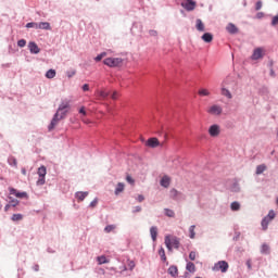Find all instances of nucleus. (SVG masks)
<instances>
[{
    "label": "nucleus",
    "instance_id": "nucleus-1",
    "mask_svg": "<svg viewBox=\"0 0 278 278\" xmlns=\"http://www.w3.org/2000/svg\"><path fill=\"white\" fill-rule=\"evenodd\" d=\"M68 108H71V101L63 100L56 111L59 114H61L60 118H66V114H68Z\"/></svg>",
    "mask_w": 278,
    "mask_h": 278
},
{
    "label": "nucleus",
    "instance_id": "nucleus-2",
    "mask_svg": "<svg viewBox=\"0 0 278 278\" xmlns=\"http://www.w3.org/2000/svg\"><path fill=\"white\" fill-rule=\"evenodd\" d=\"M165 247L168 249V251H173V249H177L179 247V240L177 238L170 239V236H166Z\"/></svg>",
    "mask_w": 278,
    "mask_h": 278
},
{
    "label": "nucleus",
    "instance_id": "nucleus-3",
    "mask_svg": "<svg viewBox=\"0 0 278 278\" xmlns=\"http://www.w3.org/2000/svg\"><path fill=\"white\" fill-rule=\"evenodd\" d=\"M103 64H105V66H110L111 68H114V67L121 66V64H123V59H121V58H108L103 61Z\"/></svg>",
    "mask_w": 278,
    "mask_h": 278
},
{
    "label": "nucleus",
    "instance_id": "nucleus-4",
    "mask_svg": "<svg viewBox=\"0 0 278 278\" xmlns=\"http://www.w3.org/2000/svg\"><path fill=\"white\" fill-rule=\"evenodd\" d=\"M213 270L216 273H218V270H220V273H227V270H229V263H227V261H219L214 265Z\"/></svg>",
    "mask_w": 278,
    "mask_h": 278
},
{
    "label": "nucleus",
    "instance_id": "nucleus-5",
    "mask_svg": "<svg viewBox=\"0 0 278 278\" xmlns=\"http://www.w3.org/2000/svg\"><path fill=\"white\" fill-rule=\"evenodd\" d=\"M37 173H38V176H39V178L37 180V186H45V184H46L45 177H47V167L40 166L38 168Z\"/></svg>",
    "mask_w": 278,
    "mask_h": 278
},
{
    "label": "nucleus",
    "instance_id": "nucleus-6",
    "mask_svg": "<svg viewBox=\"0 0 278 278\" xmlns=\"http://www.w3.org/2000/svg\"><path fill=\"white\" fill-rule=\"evenodd\" d=\"M207 114H211V116H220L223 114V106L218 104H213L206 110Z\"/></svg>",
    "mask_w": 278,
    "mask_h": 278
},
{
    "label": "nucleus",
    "instance_id": "nucleus-7",
    "mask_svg": "<svg viewBox=\"0 0 278 278\" xmlns=\"http://www.w3.org/2000/svg\"><path fill=\"white\" fill-rule=\"evenodd\" d=\"M60 116H62V114H60V112H56L50 123V125L48 126L49 131H53V129H55V127L58 126V124L60 123V121H62L63 118H60Z\"/></svg>",
    "mask_w": 278,
    "mask_h": 278
},
{
    "label": "nucleus",
    "instance_id": "nucleus-8",
    "mask_svg": "<svg viewBox=\"0 0 278 278\" xmlns=\"http://www.w3.org/2000/svg\"><path fill=\"white\" fill-rule=\"evenodd\" d=\"M10 194L16 197V199H27V192L23 191L20 192L18 190L14 189L13 187H9Z\"/></svg>",
    "mask_w": 278,
    "mask_h": 278
},
{
    "label": "nucleus",
    "instance_id": "nucleus-9",
    "mask_svg": "<svg viewBox=\"0 0 278 278\" xmlns=\"http://www.w3.org/2000/svg\"><path fill=\"white\" fill-rule=\"evenodd\" d=\"M208 134L212 136V138H216L220 136V126L214 124L208 128Z\"/></svg>",
    "mask_w": 278,
    "mask_h": 278
},
{
    "label": "nucleus",
    "instance_id": "nucleus-10",
    "mask_svg": "<svg viewBox=\"0 0 278 278\" xmlns=\"http://www.w3.org/2000/svg\"><path fill=\"white\" fill-rule=\"evenodd\" d=\"M181 5L185 10H187V12H192V10L197 8V2L193 0H187L186 2H182Z\"/></svg>",
    "mask_w": 278,
    "mask_h": 278
},
{
    "label": "nucleus",
    "instance_id": "nucleus-11",
    "mask_svg": "<svg viewBox=\"0 0 278 278\" xmlns=\"http://www.w3.org/2000/svg\"><path fill=\"white\" fill-rule=\"evenodd\" d=\"M264 54H265L264 48H256L254 49L251 58L252 60H262V58H264Z\"/></svg>",
    "mask_w": 278,
    "mask_h": 278
},
{
    "label": "nucleus",
    "instance_id": "nucleus-12",
    "mask_svg": "<svg viewBox=\"0 0 278 278\" xmlns=\"http://www.w3.org/2000/svg\"><path fill=\"white\" fill-rule=\"evenodd\" d=\"M164 143H160V140H157V138L153 137L148 139L147 141V146L150 147L151 149H155L157 147H163Z\"/></svg>",
    "mask_w": 278,
    "mask_h": 278
},
{
    "label": "nucleus",
    "instance_id": "nucleus-13",
    "mask_svg": "<svg viewBox=\"0 0 278 278\" xmlns=\"http://www.w3.org/2000/svg\"><path fill=\"white\" fill-rule=\"evenodd\" d=\"M28 49L30 51V53H34V54H38L40 53V48L38 47V45L34 41H30L28 43Z\"/></svg>",
    "mask_w": 278,
    "mask_h": 278
},
{
    "label": "nucleus",
    "instance_id": "nucleus-14",
    "mask_svg": "<svg viewBox=\"0 0 278 278\" xmlns=\"http://www.w3.org/2000/svg\"><path fill=\"white\" fill-rule=\"evenodd\" d=\"M222 94H223V97H226L227 99H233L231 91H229V89L225 88V81L222 84Z\"/></svg>",
    "mask_w": 278,
    "mask_h": 278
},
{
    "label": "nucleus",
    "instance_id": "nucleus-15",
    "mask_svg": "<svg viewBox=\"0 0 278 278\" xmlns=\"http://www.w3.org/2000/svg\"><path fill=\"white\" fill-rule=\"evenodd\" d=\"M195 29L198 31H205V24L201 18L195 20Z\"/></svg>",
    "mask_w": 278,
    "mask_h": 278
},
{
    "label": "nucleus",
    "instance_id": "nucleus-16",
    "mask_svg": "<svg viewBox=\"0 0 278 278\" xmlns=\"http://www.w3.org/2000/svg\"><path fill=\"white\" fill-rule=\"evenodd\" d=\"M86 197H88V191H78L75 193V198L77 199L78 202L84 201V199H86Z\"/></svg>",
    "mask_w": 278,
    "mask_h": 278
},
{
    "label": "nucleus",
    "instance_id": "nucleus-17",
    "mask_svg": "<svg viewBox=\"0 0 278 278\" xmlns=\"http://www.w3.org/2000/svg\"><path fill=\"white\" fill-rule=\"evenodd\" d=\"M201 39L203 42H212V40H214V35H212V33H205L202 35Z\"/></svg>",
    "mask_w": 278,
    "mask_h": 278
},
{
    "label": "nucleus",
    "instance_id": "nucleus-18",
    "mask_svg": "<svg viewBox=\"0 0 278 278\" xmlns=\"http://www.w3.org/2000/svg\"><path fill=\"white\" fill-rule=\"evenodd\" d=\"M161 186L163 188H168L170 186V178L168 176H163L161 179Z\"/></svg>",
    "mask_w": 278,
    "mask_h": 278
},
{
    "label": "nucleus",
    "instance_id": "nucleus-19",
    "mask_svg": "<svg viewBox=\"0 0 278 278\" xmlns=\"http://www.w3.org/2000/svg\"><path fill=\"white\" fill-rule=\"evenodd\" d=\"M228 34H238V27L232 23H229L226 27Z\"/></svg>",
    "mask_w": 278,
    "mask_h": 278
},
{
    "label": "nucleus",
    "instance_id": "nucleus-20",
    "mask_svg": "<svg viewBox=\"0 0 278 278\" xmlns=\"http://www.w3.org/2000/svg\"><path fill=\"white\" fill-rule=\"evenodd\" d=\"M150 235H151L153 242H155V240H157V227L152 226L150 228Z\"/></svg>",
    "mask_w": 278,
    "mask_h": 278
},
{
    "label": "nucleus",
    "instance_id": "nucleus-21",
    "mask_svg": "<svg viewBox=\"0 0 278 278\" xmlns=\"http://www.w3.org/2000/svg\"><path fill=\"white\" fill-rule=\"evenodd\" d=\"M168 273L172 277H177V275H179V269H177V266H170L168 268Z\"/></svg>",
    "mask_w": 278,
    "mask_h": 278
},
{
    "label": "nucleus",
    "instance_id": "nucleus-22",
    "mask_svg": "<svg viewBox=\"0 0 278 278\" xmlns=\"http://www.w3.org/2000/svg\"><path fill=\"white\" fill-rule=\"evenodd\" d=\"M38 29H51V24L49 22H40L38 23Z\"/></svg>",
    "mask_w": 278,
    "mask_h": 278
},
{
    "label": "nucleus",
    "instance_id": "nucleus-23",
    "mask_svg": "<svg viewBox=\"0 0 278 278\" xmlns=\"http://www.w3.org/2000/svg\"><path fill=\"white\" fill-rule=\"evenodd\" d=\"M186 270H188V273H195L197 266L194 265V263L189 262L187 263Z\"/></svg>",
    "mask_w": 278,
    "mask_h": 278
},
{
    "label": "nucleus",
    "instance_id": "nucleus-24",
    "mask_svg": "<svg viewBox=\"0 0 278 278\" xmlns=\"http://www.w3.org/2000/svg\"><path fill=\"white\" fill-rule=\"evenodd\" d=\"M125 190V184L118 182L115 188V194H121Z\"/></svg>",
    "mask_w": 278,
    "mask_h": 278
},
{
    "label": "nucleus",
    "instance_id": "nucleus-25",
    "mask_svg": "<svg viewBox=\"0 0 278 278\" xmlns=\"http://www.w3.org/2000/svg\"><path fill=\"white\" fill-rule=\"evenodd\" d=\"M8 163L10 164V166H14L15 168L18 166V162L16 161V157H14V156H10L8 159Z\"/></svg>",
    "mask_w": 278,
    "mask_h": 278
},
{
    "label": "nucleus",
    "instance_id": "nucleus-26",
    "mask_svg": "<svg viewBox=\"0 0 278 278\" xmlns=\"http://www.w3.org/2000/svg\"><path fill=\"white\" fill-rule=\"evenodd\" d=\"M230 208H231L232 212H239V210H240V202H238V201L232 202L230 204Z\"/></svg>",
    "mask_w": 278,
    "mask_h": 278
},
{
    "label": "nucleus",
    "instance_id": "nucleus-27",
    "mask_svg": "<svg viewBox=\"0 0 278 278\" xmlns=\"http://www.w3.org/2000/svg\"><path fill=\"white\" fill-rule=\"evenodd\" d=\"M194 229H197V226L192 225L189 228V238H191V240H194L197 232H194Z\"/></svg>",
    "mask_w": 278,
    "mask_h": 278
},
{
    "label": "nucleus",
    "instance_id": "nucleus-28",
    "mask_svg": "<svg viewBox=\"0 0 278 278\" xmlns=\"http://www.w3.org/2000/svg\"><path fill=\"white\" fill-rule=\"evenodd\" d=\"M198 94L200 96V97H210V90H207V89H205V88H202V89H200L199 91H198Z\"/></svg>",
    "mask_w": 278,
    "mask_h": 278
},
{
    "label": "nucleus",
    "instance_id": "nucleus-29",
    "mask_svg": "<svg viewBox=\"0 0 278 278\" xmlns=\"http://www.w3.org/2000/svg\"><path fill=\"white\" fill-rule=\"evenodd\" d=\"M159 255H160L162 262H166V252L164 251V248H160Z\"/></svg>",
    "mask_w": 278,
    "mask_h": 278
},
{
    "label": "nucleus",
    "instance_id": "nucleus-30",
    "mask_svg": "<svg viewBox=\"0 0 278 278\" xmlns=\"http://www.w3.org/2000/svg\"><path fill=\"white\" fill-rule=\"evenodd\" d=\"M46 77H47V79H53V77H55V70H49L46 73Z\"/></svg>",
    "mask_w": 278,
    "mask_h": 278
},
{
    "label": "nucleus",
    "instance_id": "nucleus-31",
    "mask_svg": "<svg viewBox=\"0 0 278 278\" xmlns=\"http://www.w3.org/2000/svg\"><path fill=\"white\" fill-rule=\"evenodd\" d=\"M165 216H168V218H175V211L165 208Z\"/></svg>",
    "mask_w": 278,
    "mask_h": 278
},
{
    "label": "nucleus",
    "instance_id": "nucleus-32",
    "mask_svg": "<svg viewBox=\"0 0 278 278\" xmlns=\"http://www.w3.org/2000/svg\"><path fill=\"white\" fill-rule=\"evenodd\" d=\"M270 223V220L268 219V217H265L263 220H262V227L264 229V231H266L268 229V224Z\"/></svg>",
    "mask_w": 278,
    "mask_h": 278
},
{
    "label": "nucleus",
    "instance_id": "nucleus-33",
    "mask_svg": "<svg viewBox=\"0 0 278 278\" xmlns=\"http://www.w3.org/2000/svg\"><path fill=\"white\" fill-rule=\"evenodd\" d=\"M116 229V225H108L104 228L105 233H112V231H114Z\"/></svg>",
    "mask_w": 278,
    "mask_h": 278
},
{
    "label": "nucleus",
    "instance_id": "nucleus-34",
    "mask_svg": "<svg viewBox=\"0 0 278 278\" xmlns=\"http://www.w3.org/2000/svg\"><path fill=\"white\" fill-rule=\"evenodd\" d=\"M98 264H110V261L105 256H98Z\"/></svg>",
    "mask_w": 278,
    "mask_h": 278
},
{
    "label": "nucleus",
    "instance_id": "nucleus-35",
    "mask_svg": "<svg viewBox=\"0 0 278 278\" xmlns=\"http://www.w3.org/2000/svg\"><path fill=\"white\" fill-rule=\"evenodd\" d=\"M108 55L106 52H102L100 54H98L96 58H94V61L96 62H101L103 60V58H105Z\"/></svg>",
    "mask_w": 278,
    "mask_h": 278
},
{
    "label": "nucleus",
    "instance_id": "nucleus-36",
    "mask_svg": "<svg viewBox=\"0 0 278 278\" xmlns=\"http://www.w3.org/2000/svg\"><path fill=\"white\" fill-rule=\"evenodd\" d=\"M264 170H266V165H258L256 167V175H262V173H264Z\"/></svg>",
    "mask_w": 278,
    "mask_h": 278
},
{
    "label": "nucleus",
    "instance_id": "nucleus-37",
    "mask_svg": "<svg viewBox=\"0 0 278 278\" xmlns=\"http://www.w3.org/2000/svg\"><path fill=\"white\" fill-rule=\"evenodd\" d=\"M23 218V214H13L11 217V220H13L14 223L21 220Z\"/></svg>",
    "mask_w": 278,
    "mask_h": 278
},
{
    "label": "nucleus",
    "instance_id": "nucleus-38",
    "mask_svg": "<svg viewBox=\"0 0 278 278\" xmlns=\"http://www.w3.org/2000/svg\"><path fill=\"white\" fill-rule=\"evenodd\" d=\"M261 252L264 253V254L270 253V247H268V244H263L262 249H261Z\"/></svg>",
    "mask_w": 278,
    "mask_h": 278
},
{
    "label": "nucleus",
    "instance_id": "nucleus-39",
    "mask_svg": "<svg viewBox=\"0 0 278 278\" xmlns=\"http://www.w3.org/2000/svg\"><path fill=\"white\" fill-rule=\"evenodd\" d=\"M26 27H27L28 29H30V28L38 29V23H36V22L27 23V24H26Z\"/></svg>",
    "mask_w": 278,
    "mask_h": 278
},
{
    "label": "nucleus",
    "instance_id": "nucleus-40",
    "mask_svg": "<svg viewBox=\"0 0 278 278\" xmlns=\"http://www.w3.org/2000/svg\"><path fill=\"white\" fill-rule=\"evenodd\" d=\"M98 94L101 97V99H108V97H110V93L106 91H98Z\"/></svg>",
    "mask_w": 278,
    "mask_h": 278
},
{
    "label": "nucleus",
    "instance_id": "nucleus-41",
    "mask_svg": "<svg viewBox=\"0 0 278 278\" xmlns=\"http://www.w3.org/2000/svg\"><path fill=\"white\" fill-rule=\"evenodd\" d=\"M9 199H10V205L12 207H16V205H18V200L12 199V197H9Z\"/></svg>",
    "mask_w": 278,
    "mask_h": 278
},
{
    "label": "nucleus",
    "instance_id": "nucleus-42",
    "mask_svg": "<svg viewBox=\"0 0 278 278\" xmlns=\"http://www.w3.org/2000/svg\"><path fill=\"white\" fill-rule=\"evenodd\" d=\"M126 181L130 184V186H134L136 184V180L130 175L126 176Z\"/></svg>",
    "mask_w": 278,
    "mask_h": 278
},
{
    "label": "nucleus",
    "instance_id": "nucleus-43",
    "mask_svg": "<svg viewBox=\"0 0 278 278\" xmlns=\"http://www.w3.org/2000/svg\"><path fill=\"white\" fill-rule=\"evenodd\" d=\"M189 260H191V262H194L197 260V252H194V251L190 252Z\"/></svg>",
    "mask_w": 278,
    "mask_h": 278
},
{
    "label": "nucleus",
    "instance_id": "nucleus-44",
    "mask_svg": "<svg viewBox=\"0 0 278 278\" xmlns=\"http://www.w3.org/2000/svg\"><path fill=\"white\" fill-rule=\"evenodd\" d=\"M267 219L273 220L275 218V211H269L268 215L266 216Z\"/></svg>",
    "mask_w": 278,
    "mask_h": 278
},
{
    "label": "nucleus",
    "instance_id": "nucleus-45",
    "mask_svg": "<svg viewBox=\"0 0 278 278\" xmlns=\"http://www.w3.org/2000/svg\"><path fill=\"white\" fill-rule=\"evenodd\" d=\"M25 45H27V41L25 39H21L17 41V47L23 48V47H25Z\"/></svg>",
    "mask_w": 278,
    "mask_h": 278
},
{
    "label": "nucleus",
    "instance_id": "nucleus-46",
    "mask_svg": "<svg viewBox=\"0 0 278 278\" xmlns=\"http://www.w3.org/2000/svg\"><path fill=\"white\" fill-rule=\"evenodd\" d=\"M128 268L129 270H134V268H136V263L134 261H128Z\"/></svg>",
    "mask_w": 278,
    "mask_h": 278
},
{
    "label": "nucleus",
    "instance_id": "nucleus-47",
    "mask_svg": "<svg viewBox=\"0 0 278 278\" xmlns=\"http://www.w3.org/2000/svg\"><path fill=\"white\" fill-rule=\"evenodd\" d=\"M111 99H113V101H116V99H118V91H114L111 96Z\"/></svg>",
    "mask_w": 278,
    "mask_h": 278
},
{
    "label": "nucleus",
    "instance_id": "nucleus-48",
    "mask_svg": "<svg viewBox=\"0 0 278 278\" xmlns=\"http://www.w3.org/2000/svg\"><path fill=\"white\" fill-rule=\"evenodd\" d=\"M88 90H90V85L88 84L83 85V91L88 92Z\"/></svg>",
    "mask_w": 278,
    "mask_h": 278
},
{
    "label": "nucleus",
    "instance_id": "nucleus-49",
    "mask_svg": "<svg viewBox=\"0 0 278 278\" xmlns=\"http://www.w3.org/2000/svg\"><path fill=\"white\" fill-rule=\"evenodd\" d=\"M255 10H256V11L262 10V1H257V2H256Z\"/></svg>",
    "mask_w": 278,
    "mask_h": 278
},
{
    "label": "nucleus",
    "instance_id": "nucleus-50",
    "mask_svg": "<svg viewBox=\"0 0 278 278\" xmlns=\"http://www.w3.org/2000/svg\"><path fill=\"white\" fill-rule=\"evenodd\" d=\"M137 201H138L139 203H142V201H144V195L139 194V195L137 197Z\"/></svg>",
    "mask_w": 278,
    "mask_h": 278
},
{
    "label": "nucleus",
    "instance_id": "nucleus-51",
    "mask_svg": "<svg viewBox=\"0 0 278 278\" xmlns=\"http://www.w3.org/2000/svg\"><path fill=\"white\" fill-rule=\"evenodd\" d=\"M170 194H173V197H177V194H179V191H177V189H172Z\"/></svg>",
    "mask_w": 278,
    "mask_h": 278
},
{
    "label": "nucleus",
    "instance_id": "nucleus-52",
    "mask_svg": "<svg viewBox=\"0 0 278 278\" xmlns=\"http://www.w3.org/2000/svg\"><path fill=\"white\" fill-rule=\"evenodd\" d=\"M97 203H99V201L97 199H94L91 203H90V207H97Z\"/></svg>",
    "mask_w": 278,
    "mask_h": 278
},
{
    "label": "nucleus",
    "instance_id": "nucleus-53",
    "mask_svg": "<svg viewBox=\"0 0 278 278\" xmlns=\"http://www.w3.org/2000/svg\"><path fill=\"white\" fill-rule=\"evenodd\" d=\"M79 114H83V116H86V108H80Z\"/></svg>",
    "mask_w": 278,
    "mask_h": 278
},
{
    "label": "nucleus",
    "instance_id": "nucleus-54",
    "mask_svg": "<svg viewBox=\"0 0 278 278\" xmlns=\"http://www.w3.org/2000/svg\"><path fill=\"white\" fill-rule=\"evenodd\" d=\"M134 212H135V213H136V212H142V207H141V206H136L135 210H134Z\"/></svg>",
    "mask_w": 278,
    "mask_h": 278
},
{
    "label": "nucleus",
    "instance_id": "nucleus-55",
    "mask_svg": "<svg viewBox=\"0 0 278 278\" xmlns=\"http://www.w3.org/2000/svg\"><path fill=\"white\" fill-rule=\"evenodd\" d=\"M10 207H12V205H11V204H7V205L4 206V212H8V211L10 210Z\"/></svg>",
    "mask_w": 278,
    "mask_h": 278
},
{
    "label": "nucleus",
    "instance_id": "nucleus-56",
    "mask_svg": "<svg viewBox=\"0 0 278 278\" xmlns=\"http://www.w3.org/2000/svg\"><path fill=\"white\" fill-rule=\"evenodd\" d=\"M150 34H151V36H157V31H155V30H151Z\"/></svg>",
    "mask_w": 278,
    "mask_h": 278
},
{
    "label": "nucleus",
    "instance_id": "nucleus-57",
    "mask_svg": "<svg viewBox=\"0 0 278 278\" xmlns=\"http://www.w3.org/2000/svg\"><path fill=\"white\" fill-rule=\"evenodd\" d=\"M22 175H27V169L22 168Z\"/></svg>",
    "mask_w": 278,
    "mask_h": 278
},
{
    "label": "nucleus",
    "instance_id": "nucleus-58",
    "mask_svg": "<svg viewBox=\"0 0 278 278\" xmlns=\"http://www.w3.org/2000/svg\"><path fill=\"white\" fill-rule=\"evenodd\" d=\"M247 266H248V268L251 269V261H248V262H247Z\"/></svg>",
    "mask_w": 278,
    "mask_h": 278
},
{
    "label": "nucleus",
    "instance_id": "nucleus-59",
    "mask_svg": "<svg viewBox=\"0 0 278 278\" xmlns=\"http://www.w3.org/2000/svg\"><path fill=\"white\" fill-rule=\"evenodd\" d=\"M73 75H75V72H73L72 74H68V77H73Z\"/></svg>",
    "mask_w": 278,
    "mask_h": 278
},
{
    "label": "nucleus",
    "instance_id": "nucleus-60",
    "mask_svg": "<svg viewBox=\"0 0 278 278\" xmlns=\"http://www.w3.org/2000/svg\"><path fill=\"white\" fill-rule=\"evenodd\" d=\"M35 270H38V265L35 267Z\"/></svg>",
    "mask_w": 278,
    "mask_h": 278
},
{
    "label": "nucleus",
    "instance_id": "nucleus-61",
    "mask_svg": "<svg viewBox=\"0 0 278 278\" xmlns=\"http://www.w3.org/2000/svg\"><path fill=\"white\" fill-rule=\"evenodd\" d=\"M124 270H127V267H124Z\"/></svg>",
    "mask_w": 278,
    "mask_h": 278
}]
</instances>
